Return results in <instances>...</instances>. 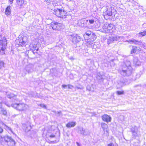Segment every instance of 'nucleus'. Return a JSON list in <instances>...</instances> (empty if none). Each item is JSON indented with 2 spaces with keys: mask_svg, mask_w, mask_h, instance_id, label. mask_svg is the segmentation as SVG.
I'll return each mask as SVG.
<instances>
[{
  "mask_svg": "<svg viewBox=\"0 0 146 146\" xmlns=\"http://www.w3.org/2000/svg\"><path fill=\"white\" fill-rule=\"evenodd\" d=\"M131 68L128 69L127 67L121 65L118 70V72L121 75L123 76H128L131 75L132 71L130 70Z\"/></svg>",
  "mask_w": 146,
  "mask_h": 146,
  "instance_id": "nucleus-1",
  "label": "nucleus"
},
{
  "mask_svg": "<svg viewBox=\"0 0 146 146\" xmlns=\"http://www.w3.org/2000/svg\"><path fill=\"white\" fill-rule=\"evenodd\" d=\"M7 40L5 38H2L1 35H0V46H2L0 50V53L3 55L5 54V50L7 46Z\"/></svg>",
  "mask_w": 146,
  "mask_h": 146,
  "instance_id": "nucleus-2",
  "label": "nucleus"
},
{
  "mask_svg": "<svg viewBox=\"0 0 146 146\" xmlns=\"http://www.w3.org/2000/svg\"><path fill=\"white\" fill-rule=\"evenodd\" d=\"M11 106L19 111H23L27 110L28 108V106L24 104H13L11 105Z\"/></svg>",
  "mask_w": 146,
  "mask_h": 146,
  "instance_id": "nucleus-3",
  "label": "nucleus"
},
{
  "mask_svg": "<svg viewBox=\"0 0 146 146\" xmlns=\"http://www.w3.org/2000/svg\"><path fill=\"white\" fill-rule=\"evenodd\" d=\"M132 135V138L135 139L137 137H139L141 135L139 128L136 126H134L130 129Z\"/></svg>",
  "mask_w": 146,
  "mask_h": 146,
  "instance_id": "nucleus-4",
  "label": "nucleus"
},
{
  "mask_svg": "<svg viewBox=\"0 0 146 146\" xmlns=\"http://www.w3.org/2000/svg\"><path fill=\"white\" fill-rule=\"evenodd\" d=\"M59 132L56 131L55 133H53L49 135L48 138L51 140L52 143H56L59 141Z\"/></svg>",
  "mask_w": 146,
  "mask_h": 146,
  "instance_id": "nucleus-5",
  "label": "nucleus"
},
{
  "mask_svg": "<svg viewBox=\"0 0 146 146\" xmlns=\"http://www.w3.org/2000/svg\"><path fill=\"white\" fill-rule=\"evenodd\" d=\"M68 38L74 44L80 42L82 40L81 37L77 34L69 35Z\"/></svg>",
  "mask_w": 146,
  "mask_h": 146,
  "instance_id": "nucleus-6",
  "label": "nucleus"
},
{
  "mask_svg": "<svg viewBox=\"0 0 146 146\" xmlns=\"http://www.w3.org/2000/svg\"><path fill=\"white\" fill-rule=\"evenodd\" d=\"M16 45L17 47H25L26 45V43L24 40V37L21 35H19L18 39L16 40Z\"/></svg>",
  "mask_w": 146,
  "mask_h": 146,
  "instance_id": "nucleus-7",
  "label": "nucleus"
},
{
  "mask_svg": "<svg viewBox=\"0 0 146 146\" xmlns=\"http://www.w3.org/2000/svg\"><path fill=\"white\" fill-rule=\"evenodd\" d=\"M127 41L129 43H133L137 45H140L141 44L143 47H146V44L140 40H136L135 39H130Z\"/></svg>",
  "mask_w": 146,
  "mask_h": 146,
  "instance_id": "nucleus-8",
  "label": "nucleus"
},
{
  "mask_svg": "<svg viewBox=\"0 0 146 146\" xmlns=\"http://www.w3.org/2000/svg\"><path fill=\"white\" fill-rule=\"evenodd\" d=\"M107 7H108L107 6L106 8V11L104 12L103 13V15L105 19H106V17L107 16H111L113 15V13L114 11L116 12L115 10H112L110 8L108 9V8Z\"/></svg>",
  "mask_w": 146,
  "mask_h": 146,
  "instance_id": "nucleus-9",
  "label": "nucleus"
},
{
  "mask_svg": "<svg viewBox=\"0 0 146 146\" xmlns=\"http://www.w3.org/2000/svg\"><path fill=\"white\" fill-rule=\"evenodd\" d=\"M3 139L7 143L10 142V145L13 146L15 145V141L11 137L6 135L4 137Z\"/></svg>",
  "mask_w": 146,
  "mask_h": 146,
  "instance_id": "nucleus-10",
  "label": "nucleus"
},
{
  "mask_svg": "<svg viewBox=\"0 0 146 146\" xmlns=\"http://www.w3.org/2000/svg\"><path fill=\"white\" fill-rule=\"evenodd\" d=\"M106 30V33H110L111 34L115 32L116 31L115 26L113 24L111 23L108 24V27Z\"/></svg>",
  "mask_w": 146,
  "mask_h": 146,
  "instance_id": "nucleus-11",
  "label": "nucleus"
},
{
  "mask_svg": "<svg viewBox=\"0 0 146 146\" xmlns=\"http://www.w3.org/2000/svg\"><path fill=\"white\" fill-rule=\"evenodd\" d=\"M63 13H64V10L57 9L54 10L53 13L58 17L63 18Z\"/></svg>",
  "mask_w": 146,
  "mask_h": 146,
  "instance_id": "nucleus-12",
  "label": "nucleus"
},
{
  "mask_svg": "<svg viewBox=\"0 0 146 146\" xmlns=\"http://www.w3.org/2000/svg\"><path fill=\"white\" fill-rule=\"evenodd\" d=\"M120 37H121V36H118V38L117 36H109L107 40L108 44H109L112 42H114L115 41L119 40L118 39Z\"/></svg>",
  "mask_w": 146,
  "mask_h": 146,
  "instance_id": "nucleus-13",
  "label": "nucleus"
},
{
  "mask_svg": "<svg viewBox=\"0 0 146 146\" xmlns=\"http://www.w3.org/2000/svg\"><path fill=\"white\" fill-rule=\"evenodd\" d=\"M141 51H142V50L139 47L135 46H132L130 52L131 54L134 53L137 54V53L140 52Z\"/></svg>",
  "mask_w": 146,
  "mask_h": 146,
  "instance_id": "nucleus-14",
  "label": "nucleus"
},
{
  "mask_svg": "<svg viewBox=\"0 0 146 146\" xmlns=\"http://www.w3.org/2000/svg\"><path fill=\"white\" fill-rule=\"evenodd\" d=\"M2 98L0 97V109L1 110L0 113L4 116H7V111L6 109L2 107Z\"/></svg>",
  "mask_w": 146,
  "mask_h": 146,
  "instance_id": "nucleus-15",
  "label": "nucleus"
},
{
  "mask_svg": "<svg viewBox=\"0 0 146 146\" xmlns=\"http://www.w3.org/2000/svg\"><path fill=\"white\" fill-rule=\"evenodd\" d=\"M81 134L86 136L90 134V132L87 129H84L83 127H80L79 129Z\"/></svg>",
  "mask_w": 146,
  "mask_h": 146,
  "instance_id": "nucleus-16",
  "label": "nucleus"
},
{
  "mask_svg": "<svg viewBox=\"0 0 146 146\" xmlns=\"http://www.w3.org/2000/svg\"><path fill=\"white\" fill-rule=\"evenodd\" d=\"M31 50L34 53H36L38 51L39 48L36 44H31L29 45Z\"/></svg>",
  "mask_w": 146,
  "mask_h": 146,
  "instance_id": "nucleus-17",
  "label": "nucleus"
},
{
  "mask_svg": "<svg viewBox=\"0 0 146 146\" xmlns=\"http://www.w3.org/2000/svg\"><path fill=\"white\" fill-rule=\"evenodd\" d=\"M80 25L81 27H88V25L87 24L88 23V20L83 19L80 20Z\"/></svg>",
  "mask_w": 146,
  "mask_h": 146,
  "instance_id": "nucleus-18",
  "label": "nucleus"
},
{
  "mask_svg": "<svg viewBox=\"0 0 146 146\" xmlns=\"http://www.w3.org/2000/svg\"><path fill=\"white\" fill-rule=\"evenodd\" d=\"M102 120L107 123L111 121V118L107 114H104L102 116Z\"/></svg>",
  "mask_w": 146,
  "mask_h": 146,
  "instance_id": "nucleus-19",
  "label": "nucleus"
},
{
  "mask_svg": "<svg viewBox=\"0 0 146 146\" xmlns=\"http://www.w3.org/2000/svg\"><path fill=\"white\" fill-rule=\"evenodd\" d=\"M131 63L130 61L128 60H126L124 61L123 63L121 65L123 66L124 67H127L128 68V69L129 68H131L130 70L132 71V68L131 65Z\"/></svg>",
  "mask_w": 146,
  "mask_h": 146,
  "instance_id": "nucleus-20",
  "label": "nucleus"
},
{
  "mask_svg": "<svg viewBox=\"0 0 146 146\" xmlns=\"http://www.w3.org/2000/svg\"><path fill=\"white\" fill-rule=\"evenodd\" d=\"M38 44H39L40 46H45L44 40L43 37H39L38 39L36 40Z\"/></svg>",
  "mask_w": 146,
  "mask_h": 146,
  "instance_id": "nucleus-21",
  "label": "nucleus"
},
{
  "mask_svg": "<svg viewBox=\"0 0 146 146\" xmlns=\"http://www.w3.org/2000/svg\"><path fill=\"white\" fill-rule=\"evenodd\" d=\"M33 66L32 65H27L25 68V70L29 73L33 71Z\"/></svg>",
  "mask_w": 146,
  "mask_h": 146,
  "instance_id": "nucleus-22",
  "label": "nucleus"
},
{
  "mask_svg": "<svg viewBox=\"0 0 146 146\" xmlns=\"http://www.w3.org/2000/svg\"><path fill=\"white\" fill-rule=\"evenodd\" d=\"M133 64L135 66H139L140 65L141 63L137 57H134L133 58Z\"/></svg>",
  "mask_w": 146,
  "mask_h": 146,
  "instance_id": "nucleus-23",
  "label": "nucleus"
},
{
  "mask_svg": "<svg viewBox=\"0 0 146 146\" xmlns=\"http://www.w3.org/2000/svg\"><path fill=\"white\" fill-rule=\"evenodd\" d=\"M76 125V122H71L68 123L66 125V127L68 128L74 127Z\"/></svg>",
  "mask_w": 146,
  "mask_h": 146,
  "instance_id": "nucleus-24",
  "label": "nucleus"
},
{
  "mask_svg": "<svg viewBox=\"0 0 146 146\" xmlns=\"http://www.w3.org/2000/svg\"><path fill=\"white\" fill-rule=\"evenodd\" d=\"M11 7L9 6L6 8L5 10V13L7 15H8L11 13Z\"/></svg>",
  "mask_w": 146,
  "mask_h": 146,
  "instance_id": "nucleus-25",
  "label": "nucleus"
},
{
  "mask_svg": "<svg viewBox=\"0 0 146 146\" xmlns=\"http://www.w3.org/2000/svg\"><path fill=\"white\" fill-rule=\"evenodd\" d=\"M56 70L55 69L53 68L50 70V74L52 76H56L57 74L56 73Z\"/></svg>",
  "mask_w": 146,
  "mask_h": 146,
  "instance_id": "nucleus-26",
  "label": "nucleus"
},
{
  "mask_svg": "<svg viewBox=\"0 0 146 146\" xmlns=\"http://www.w3.org/2000/svg\"><path fill=\"white\" fill-rule=\"evenodd\" d=\"M23 129H25V132H27L29 131L31 129V126H27L26 124L23 125Z\"/></svg>",
  "mask_w": 146,
  "mask_h": 146,
  "instance_id": "nucleus-27",
  "label": "nucleus"
},
{
  "mask_svg": "<svg viewBox=\"0 0 146 146\" xmlns=\"http://www.w3.org/2000/svg\"><path fill=\"white\" fill-rule=\"evenodd\" d=\"M57 23H56L52 22L50 24V27H51L53 30H56L57 29Z\"/></svg>",
  "mask_w": 146,
  "mask_h": 146,
  "instance_id": "nucleus-28",
  "label": "nucleus"
},
{
  "mask_svg": "<svg viewBox=\"0 0 146 146\" xmlns=\"http://www.w3.org/2000/svg\"><path fill=\"white\" fill-rule=\"evenodd\" d=\"M98 80H100L101 81H103V79L102 76L100 74V73H98L96 76Z\"/></svg>",
  "mask_w": 146,
  "mask_h": 146,
  "instance_id": "nucleus-29",
  "label": "nucleus"
},
{
  "mask_svg": "<svg viewBox=\"0 0 146 146\" xmlns=\"http://www.w3.org/2000/svg\"><path fill=\"white\" fill-rule=\"evenodd\" d=\"M88 20L90 25L93 24L96 22V19L94 18L93 19H89Z\"/></svg>",
  "mask_w": 146,
  "mask_h": 146,
  "instance_id": "nucleus-30",
  "label": "nucleus"
},
{
  "mask_svg": "<svg viewBox=\"0 0 146 146\" xmlns=\"http://www.w3.org/2000/svg\"><path fill=\"white\" fill-rule=\"evenodd\" d=\"M17 4L21 6L24 3V0H17Z\"/></svg>",
  "mask_w": 146,
  "mask_h": 146,
  "instance_id": "nucleus-31",
  "label": "nucleus"
},
{
  "mask_svg": "<svg viewBox=\"0 0 146 146\" xmlns=\"http://www.w3.org/2000/svg\"><path fill=\"white\" fill-rule=\"evenodd\" d=\"M2 125H3L4 127V128L6 130H9L12 133H13V131H12L11 128L10 127L8 126L7 125L4 123H3L2 124Z\"/></svg>",
  "mask_w": 146,
  "mask_h": 146,
  "instance_id": "nucleus-32",
  "label": "nucleus"
},
{
  "mask_svg": "<svg viewBox=\"0 0 146 146\" xmlns=\"http://www.w3.org/2000/svg\"><path fill=\"white\" fill-rule=\"evenodd\" d=\"M139 36L140 37L143 36L145 35H146V31H144L143 32H140L138 34Z\"/></svg>",
  "mask_w": 146,
  "mask_h": 146,
  "instance_id": "nucleus-33",
  "label": "nucleus"
},
{
  "mask_svg": "<svg viewBox=\"0 0 146 146\" xmlns=\"http://www.w3.org/2000/svg\"><path fill=\"white\" fill-rule=\"evenodd\" d=\"M101 125L102 128L104 130L105 129H106L108 127V125L104 123H101Z\"/></svg>",
  "mask_w": 146,
  "mask_h": 146,
  "instance_id": "nucleus-34",
  "label": "nucleus"
},
{
  "mask_svg": "<svg viewBox=\"0 0 146 146\" xmlns=\"http://www.w3.org/2000/svg\"><path fill=\"white\" fill-rule=\"evenodd\" d=\"M16 96L13 93H10L9 94H8L7 95V97L10 99H11V98L15 97Z\"/></svg>",
  "mask_w": 146,
  "mask_h": 146,
  "instance_id": "nucleus-35",
  "label": "nucleus"
},
{
  "mask_svg": "<svg viewBox=\"0 0 146 146\" xmlns=\"http://www.w3.org/2000/svg\"><path fill=\"white\" fill-rule=\"evenodd\" d=\"M108 24H104L103 27H102V28L103 29V31H102L103 32L106 33V29H107V27H108Z\"/></svg>",
  "mask_w": 146,
  "mask_h": 146,
  "instance_id": "nucleus-36",
  "label": "nucleus"
},
{
  "mask_svg": "<svg viewBox=\"0 0 146 146\" xmlns=\"http://www.w3.org/2000/svg\"><path fill=\"white\" fill-rule=\"evenodd\" d=\"M57 23L56 26H57V29L56 30H59L61 28L62 26L61 24L59 23L56 22Z\"/></svg>",
  "mask_w": 146,
  "mask_h": 146,
  "instance_id": "nucleus-37",
  "label": "nucleus"
},
{
  "mask_svg": "<svg viewBox=\"0 0 146 146\" xmlns=\"http://www.w3.org/2000/svg\"><path fill=\"white\" fill-rule=\"evenodd\" d=\"M5 63L3 61H0V69L4 67Z\"/></svg>",
  "mask_w": 146,
  "mask_h": 146,
  "instance_id": "nucleus-38",
  "label": "nucleus"
},
{
  "mask_svg": "<svg viewBox=\"0 0 146 146\" xmlns=\"http://www.w3.org/2000/svg\"><path fill=\"white\" fill-rule=\"evenodd\" d=\"M92 34V33L90 31H87L84 35V36L86 35H88V36H91Z\"/></svg>",
  "mask_w": 146,
  "mask_h": 146,
  "instance_id": "nucleus-39",
  "label": "nucleus"
},
{
  "mask_svg": "<svg viewBox=\"0 0 146 146\" xmlns=\"http://www.w3.org/2000/svg\"><path fill=\"white\" fill-rule=\"evenodd\" d=\"M116 93L118 95H121L124 94V92L123 91H117L116 92Z\"/></svg>",
  "mask_w": 146,
  "mask_h": 146,
  "instance_id": "nucleus-40",
  "label": "nucleus"
},
{
  "mask_svg": "<svg viewBox=\"0 0 146 146\" xmlns=\"http://www.w3.org/2000/svg\"><path fill=\"white\" fill-rule=\"evenodd\" d=\"M68 88L71 89H72L74 88V86H73L70 85H68Z\"/></svg>",
  "mask_w": 146,
  "mask_h": 146,
  "instance_id": "nucleus-41",
  "label": "nucleus"
},
{
  "mask_svg": "<svg viewBox=\"0 0 146 146\" xmlns=\"http://www.w3.org/2000/svg\"><path fill=\"white\" fill-rule=\"evenodd\" d=\"M40 106L41 107H42V108H45L46 107V106L44 104H40Z\"/></svg>",
  "mask_w": 146,
  "mask_h": 146,
  "instance_id": "nucleus-42",
  "label": "nucleus"
},
{
  "mask_svg": "<svg viewBox=\"0 0 146 146\" xmlns=\"http://www.w3.org/2000/svg\"><path fill=\"white\" fill-rule=\"evenodd\" d=\"M3 131V129L0 126V133H2Z\"/></svg>",
  "mask_w": 146,
  "mask_h": 146,
  "instance_id": "nucleus-43",
  "label": "nucleus"
},
{
  "mask_svg": "<svg viewBox=\"0 0 146 146\" xmlns=\"http://www.w3.org/2000/svg\"><path fill=\"white\" fill-rule=\"evenodd\" d=\"M86 42H87L88 44H91V42L90 41V40L89 39L87 40V41H86Z\"/></svg>",
  "mask_w": 146,
  "mask_h": 146,
  "instance_id": "nucleus-44",
  "label": "nucleus"
},
{
  "mask_svg": "<svg viewBox=\"0 0 146 146\" xmlns=\"http://www.w3.org/2000/svg\"><path fill=\"white\" fill-rule=\"evenodd\" d=\"M108 146H114V145L113 143H111L108 144Z\"/></svg>",
  "mask_w": 146,
  "mask_h": 146,
  "instance_id": "nucleus-45",
  "label": "nucleus"
},
{
  "mask_svg": "<svg viewBox=\"0 0 146 146\" xmlns=\"http://www.w3.org/2000/svg\"><path fill=\"white\" fill-rule=\"evenodd\" d=\"M92 116L94 115V116H96L97 115V114L96 113V112H94L93 113H92Z\"/></svg>",
  "mask_w": 146,
  "mask_h": 146,
  "instance_id": "nucleus-46",
  "label": "nucleus"
},
{
  "mask_svg": "<svg viewBox=\"0 0 146 146\" xmlns=\"http://www.w3.org/2000/svg\"><path fill=\"white\" fill-rule=\"evenodd\" d=\"M140 77V75L139 74H137L136 75V78H139Z\"/></svg>",
  "mask_w": 146,
  "mask_h": 146,
  "instance_id": "nucleus-47",
  "label": "nucleus"
},
{
  "mask_svg": "<svg viewBox=\"0 0 146 146\" xmlns=\"http://www.w3.org/2000/svg\"><path fill=\"white\" fill-rule=\"evenodd\" d=\"M71 3V1H68V4H66V6H69V4Z\"/></svg>",
  "mask_w": 146,
  "mask_h": 146,
  "instance_id": "nucleus-48",
  "label": "nucleus"
},
{
  "mask_svg": "<svg viewBox=\"0 0 146 146\" xmlns=\"http://www.w3.org/2000/svg\"><path fill=\"white\" fill-rule=\"evenodd\" d=\"M14 0H9V1L10 2V4H11L13 3V1Z\"/></svg>",
  "mask_w": 146,
  "mask_h": 146,
  "instance_id": "nucleus-49",
  "label": "nucleus"
},
{
  "mask_svg": "<svg viewBox=\"0 0 146 146\" xmlns=\"http://www.w3.org/2000/svg\"><path fill=\"white\" fill-rule=\"evenodd\" d=\"M76 143L78 146H81V145L78 142H76Z\"/></svg>",
  "mask_w": 146,
  "mask_h": 146,
  "instance_id": "nucleus-50",
  "label": "nucleus"
},
{
  "mask_svg": "<svg viewBox=\"0 0 146 146\" xmlns=\"http://www.w3.org/2000/svg\"><path fill=\"white\" fill-rule=\"evenodd\" d=\"M96 46V44H94L93 45V47L94 48H95V46Z\"/></svg>",
  "mask_w": 146,
  "mask_h": 146,
  "instance_id": "nucleus-51",
  "label": "nucleus"
},
{
  "mask_svg": "<svg viewBox=\"0 0 146 146\" xmlns=\"http://www.w3.org/2000/svg\"><path fill=\"white\" fill-rule=\"evenodd\" d=\"M26 74V73H25L24 74H22V75L23 76H24Z\"/></svg>",
  "mask_w": 146,
  "mask_h": 146,
  "instance_id": "nucleus-52",
  "label": "nucleus"
},
{
  "mask_svg": "<svg viewBox=\"0 0 146 146\" xmlns=\"http://www.w3.org/2000/svg\"><path fill=\"white\" fill-rule=\"evenodd\" d=\"M62 88H64V84H62Z\"/></svg>",
  "mask_w": 146,
  "mask_h": 146,
  "instance_id": "nucleus-53",
  "label": "nucleus"
},
{
  "mask_svg": "<svg viewBox=\"0 0 146 146\" xmlns=\"http://www.w3.org/2000/svg\"><path fill=\"white\" fill-rule=\"evenodd\" d=\"M127 0V2H129L131 0Z\"/></svg>",
  "mask_w": 146,
  "mask_h": 146,
  "instance_id": "nucleus-54",
  "label": "nucleus"
},
{
  "mask_svg": "<svg viewBox=\"0 0 146 146\" xmlns=\"http://www.w3.org/2000/svg\"><path fill=\"white\" fill-rule=\"evenodd\" d=\"M81 47L80 46H77V48H78L79 47Z\"/></svg>",
  "mask_w": 146,
  "mask_h": 146,
  "instance_id": "nucleus-55",
  "label": "nucleus"
},
{
  "mask_svg": "<svg viewBox=\"0 0 146 146\" xmlns=\"http://www.w3.org/2000/svg\"><path fill=\"white\" fill-rule=\"evenodd\" d=\"M57 113H60V112H58V111H57Z\"/></svg>",
  "mask_w": 146,
  "mask_h": 146,
  "instance_id": "nucleus-56",
  "label": "nucleus"
},
{
  "mask_svg": "<svg viewBox=\"0 0 146 146\" xmlns=\"http://www.w3.org/2000/svg\"><path fill=\"white\" fill-rule=\"evenodd\" d=\"M64 88H65L66 87H67V86L64 85Z\"/></svg>",
  "mask_w": 146,
  "mask_h": 146,
  "instance_id": "nucleus-57",
  "label": "nucleus"
},
{
  "mask_svg": "<svg viewBox=\"0 0 146 146\" xmlns=\"http://www.w3.org/2000/svg\"><path fill=\"white\" fill-rule=\"evenodd\" d=\"M7 106H8V107L10 106L9 105H7Z\"/></svg>",
  "mask_w": 146,
  "mask_h": 146,
  "instance_id": "nucleus-58",
  "label": "nucleus"
},
{
  "mask_svg": "<svg viewBox=\"0 0 146 146\" xmlns=\"http://www.w3.org/2000/svg\"><path fill=\"white\" fill-rule=\"evenodd\" d=\"M70 59H73V58H70Z\"/></svg>",
  "mask_w": 146,
  "mask_h": 146,
  "instance_id": "nucleus-59",
  "label": "nucleus"
},
{
  "mask_svg": "<svg viewBox=\"0 0 146 146\" xmlns=\"http://www.w3.org/2000/svg\"><path fill=\"white\" fill-rule=\"evenodd\" d=\"M54 6H56V5H54Z\"/></svg>",
  "mask_w": 146,
  "mask_h": 146,
  "instance_id": "nucleus-60",
  "label": "nucleus"
},
{
  "mask_svg": "<svg viewBox=\"0 0 146 146\" xmlns=\"http://www.w3.org/2000/svg\"><path fill=\"white\" fill-rule=\"evenodd\" d=\"M115 146H117V145H116Z\"/></svg>",
  "mask_w": 146,
  "mask_h": 146,
  "instance_id": "nucleus-61",
  "label": "nucleus"
}]
</instances>
